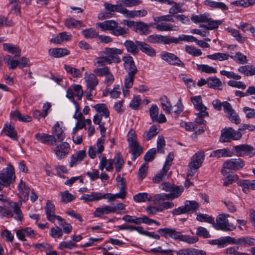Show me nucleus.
I'll return each mask as SVG.
<instances>
[{
	"label": "nucleus",
	"mask_w": 255,
	"mask_h": 255,
	"mask_svg": "<svg viewBox=\"0 0 255 255\" xmlns=\"http://www.w3.org/2000/svg\"><path fill=\"white\" fill-rule=\"evenodd\" d=\"M65 25L69 28H79L85 26L80 20H76L73 17H68L64 21Z\"/></svg>",
	"instance_id": "obj_34"
},
{
	"label": "nucleus",
	"mask_w": 255,
	"mask_h": 255,
	"mask_svg": "<svg viewBox=\"0 0 255 255\" xmlns=\"http://www.w3.org/2000/svg\"><path fill=\"white\" fill-rule=\"evenodd\" d=\"M230 57L234 61L238 63L244 64L247 63V56L240 52H236L234 55H231Z\"/></svg>",
	"instance_id": "obj_52"
},
{
	"label": "nucleus",
	"mask_w": 255,
	"mask_h": 255,
	"mask_svg": "<svg viewBox=\"0 0 255 255\" xmlns=\"http://www.w3.org/2000/svg\"><path fill=\"white\" fill-rule=\"evenodd\" d=\"M3 60L5 63L9 66V69H14L17 67V66H19V61L14 59L13 57L9 55H5Z\"/></svg>",
	"instance_id": "obj_48"
},
{
	"label": "nucleus",
	"mask_w": 255,
	"mask_h": 255,
	"mask_svg": "<svg viewBox=\"0 0 255 255\" xmlns=\"http://www.w3.org/2000/svg\"><path fill=\"white\" fill-rule=\"evenodd\" d=\"M139 49L147 55L153 57L156 54L155 50L147 43L140 41Z\"/></svg>",
	"instance_id": "obj_45"
},
{
	"label": "nucleus",
	"mask_w": 255,
	"mask_h": 255,
	"mask_svg": "<svg viewBox=\"0 0 255 255\" xmlns=\"http://www.w3.org/2000/svg\"><path fill=\"white\" fill-rule=\"evenodd\" d=\"M82 35L88 39L93 38L95 37L98 36V31L93 28H90L83 30L81 32Z\"/></svg>",
	"instance_id": "obj_59"
},
{
	"label": "nucleus",
	"mask_w": 255,
	"mask_h": 255,
	"mask_svg": "<svg viewBox=\"0 0 255 255\" xmlns=\"http://www.w3.org/2000/svg\"><path fill=\"white\" fill-rule=\"evenodd\" d=\"M64 68L66 72L70 74L74 78L81 77L82 71L84 70L83 67L82 68L81 70H80L67 65L64 66Z\"/></svg>",
	"instance_id": "obj_40"
},
{
	"label": "nucleus",
	"mask_w": 255,
	"mask_h": 255,
	"mask_svg": "<svg viewBox=\"0 0 255 255\" xmlns=\"http://www.w3.org/2000/svg\"><path fill=\"white\" fill-rule=\"evenodd\" d=\"M147 42L151 43L170 44L174 42L171 36L160 34H152L147 37Z\"/></svg>",
	"instance_id": "obj_14"
},
{
	"label": "nucleus",
	"mask_w": 255,
	"mask_h": 255,
	"mask_svg": "<svg viewBox=\"0 0 255 255\" xmlns=\"http://www.w3.org/2000/svg\"><path fill=\"white\" fill-rule=\"evenodd\" d=\"M235 238L230 236L223 237L219 239L218 248H224L230 244H234Z\"/></svg>",
	"instance_id": "obj_51"
},
{
	"label": "nucleus",
	"mask_w": 255,
	"mask_h": 255,
	"mask_svg": "<svg viewBox=\"0 0 255 255\" xmlns=\"http://www.w3.org/2000/svg\"><path fill=\"white\" fill-rule=\"evenodd\" d=\"M123 50L116 48H105L104 50L101 52V54H103L106 57L110 63L120 62L121 59L119 55L122 54Z\"/></svg>",
	"instance_id": "obj_8"
},
{
	"label": "nucleus",
	"mask_w": 255,
	"mask_h": 255,
	"mask_svg": "<svg viewBox=\"0 0 255 255\" xmlns=\"http://www.w3.org/2000/svg\"><path fill=\"white\" fill-rule=\"evenodd\" d=\"M35 138L37 141L42 143L50 145H56V138L53 135L44 132H38L35 134Z\"/></svg>",
	"instance_id": "obj_15"
},
{
	"label": "nucleus",
	"mask_w": 255,
	"mask_h": 255,
	"mask_svg": "<svg viewBox=\"0 0 255 255\" xmlns=\"http://www.w3.org/2000/svg\"><path fill=\"white\" fill-rule=\"evenodd\" d=\"M160 57L162 59L171 65L181 67H185L184 63L173 53L163 51L160 54Z\"/></svg>",
	"instance_id": "obj_10"
},
{
	"label": "nucleus",
	"mask_w": 255,
	"mask_h": 255,
	"mask_svg": "<svg viewBox=\"0 0 255 255\" xmlns=\"http://www.w3.org/2000/svg\"><path fill=\"white\" fill-rule=\"evenodd\" d=\"M93 108L98 112L97 114H101L107 119L110 116V112L105 104H97Z\"/></svg>",
	"instance_id": "obj_46"
},
{
	"label": "nucleus",
	"mask_w": 255,
	"mask_h": 255,
	"mask_svg": "<svg viewBox=\"0 0 255 255\" xmlns=\"http://www.w3.org/2000/svg\"><path fill=\"white\" fill-rule=\"evenodd\" d=\"M158 232L161 236L166 239L171 238L174 240H178L189 245L194 244L199 240L197 237L191 236L189 235H183L181 232L177 231L175 228H160L158 229Z\"/></svg>",
	"instance_id": "obj_2"
},
{
	"label": "nucleus",
	"mask_w": 255,
	"mask_h": 255,
	"mask_svg": "<svg viewBox=\"0 0 255 255\" xmlns=\"http://www.w3.org/2000/svg\"><path fill=\"white\" fill-rule=\"evenodd\" d=\"M63 232L61 228L58 226H55L51 228L50 230V235L53 238H60L62 236Z\"/></svg>",
	"instance_id": "obj_63"
},
{
	"label": "nucleus",
	"mask_w": 255,
	"mask_h": 255,
	"mask_svg": "<svg viewBox=\"0 0 255 255\" xmlns=\"http://www.w3.org/2000/svg\"><path fill=\"white\" fill-rule=\"evenodd\" d=\"M114 162H115L116 171L117 172H120L124 164V161L120 153H117L114 158L113 159Z\"/></svg>",
	"instance_id": "obj_54"
},
{
	"label": "nucleus",
	"mask_w": 255,
	"mask_h": 255,
	"mask_svg": "<svg viewBox=\"0 0 255 255\" xmlns=\"http://www.w3.org/2000/svg\"><path fill=\"white\" fill-rule=\"evenodd\" d=\"M204 4L206 6L213 8H218L223 11L228 9V7L223 2L215 1L211 0H206L204 2Z\"/></svg>",
	"instance_id": "obj_36"
},
{
	"label": "nucleus",
	"mask_w": 255,
	"mask_h": 255,
	"mask_svg": "<svg viewBox=\"0 0 255 255\" xmlns=\"http://www.w3.org/2000/svg\"><path fill=\"white\" fill-rule=\"evenodd\" d=\"M3 131L5 135L9 136L12 139L17 140V132L13 126L5 125L3 128Z\"/></svg>",
	"instance_id": "obj_39"
},
{
	"label": "nucleus",
	"mask_w": 255,
	"mask_h": 255,
	"mask_svg": "<svg viewBox=\"0 0 255 255\" xmlns=\"http://www.w3.org/2000/svg\"><path fill=\"white\" fill-rule=\"evenodd\" d=\"M77 247V245L72 241L71 240L68 241H63L60 243L58 246V249L61 250L65 249L72 250Z\"/></svg>",
	"instance_id": "obj_57"
},
{
	"label": "nucleus",
	"mask_w": 255,
	"mask_h": 255,
	"mask_svg": "<svg viewBox=\"0 0 255 255\" xmlns=\"http://www.w3.org/2000/svg\"><path fill=\"white\" fill-rule=\"evenodd\" d=\"M97 25L103 31H109L111 34L115 36L127 38L129 35L128 28L122 27L114 20H108L98 23Z\"/></svg>",
	"instance_id": "obj_3"
},
{
	"label": "nucleus",
	"mask_w": 255,
	"mask_h": 255,
	"mask_svg": "<svg viewBox=\"0 0 255 255\" xmlns=\"http://www.w3.org/2000/svg\"><path fill=\"white\" fill-rule=\"evenodd\" d=\"M190 100L194 108L199 111L198 115L200 116H209V113L207 112V107L203 104L201 96L191 97Z\"/></svg>",
	"instance_id": "obj_12"
},
{
	"label": "nucleus",
	"mask_w": 255,
	"mask_h": 255,
	"mask_svg": "<svg viewBox=\"0 0 255 255\" xmlns=\"http://www.w3.org/2000/svg\"><path fill=\"white\" fill-rule=\"evenodd\" d=\"M17 187L20 198L24 202L27 201L30 191V188L22 180L20 181Z\"/></svg>",
	"instance_id": "obj_21"
},
{
	"label": "nucleus",
	"mask_w": 255,
	"mask_h": 255,
	"mask_svg": "<svg viewBox=\"0 0 255 255\" xmlns=\"http://www.w3.org/2000/svg\"><path fill=\"white\" fill-rule=\"evenodd\" d=\"M71 37V34H68L66 32H63L59 33L56 36L51 38L50 39V41L56 44H60L62 42L69 40Z\"/></svg>",
	"instance_id": "obj_35"
},
{
	"label": "nucleus",
	"mask_w": 255,
	"mask_h": 255,
	"mask_svg": "<svg viewBox=\"0 0 255 255\" xmlns=\"http://www.w3.org/2000/svg\"><path fill=\"white\" fill-rule=\"evenodd\" d=\"M239 186L243 188L244 192L247 193L250 190H255V180H243L238 182Z\"/></svg>",
	"instance_id": "obj_31"
},
{
	"label": "nucleus",
	"mask_w": 255,
	"mask_h": 255,
	"mask_svg": "<svg viewBox=\"0 0 255 255\" xmlns=\"http://www.w3.org/2000/svg\"><path fill=\"white\" fill-rule=\"evenodd\" d=\"M185 50L188 54L193 56H199L202 54L200 49L192 46L186 45Z\"/></svg>",
	"instance_id": "obj_62"
},
{
	"label": "nucleus",
	"mask_w": 255,
	"mask_h": 255,
	"mask_svg": "<svg viewBox=\"0 0 255 255\" xmlns=\"http://www.w3.org/2000/svg\"><path fill=\"white\" fill-rule=\"evenodd\" d=\"M227 30L239 42L243 43L245 42V37H243L238 30L228 27Z\"/></svg>",
	"instance_id": "obj_56"
},
{
	"label": "nucleus",
	"mask_w": 255,
	"mask_h": 255,
	"mask_svg": "<svg viewBox=\"0 0 255 255\" xmlns=\"http://www.w3.org/2000/svg\"><path fill=\"white\" fill-rule=\"evenodd\" d=\"M238 70L247 76L255 75V67L252 65H245L239 67Z\"/></svg>",
	"instance_id": "obj_43"
},
{
	"label": "nucleus",
	"mask_w": 255,
	"mask_h": 255,
	"mask_svg": "<svg viewBox=\"0 0 255 255\" xmlns=\"http://www.w3.org/2000/svg\"><path fill=\"white\" fill-rule=\"evenodd\" d=\"M210 156L211 157H216L217 158L222 157H231L232 156V153L231 151L229 149L224 148L213 151L211 153Z\"/></svg>",
	"instance_id": "obj_42"
},
{
	"label": "nucleus",
	"mask_w": 255,
	"mask_h": 255,
	"mask_svg": "<svg viewBox=\"0 0 255 255\" xmlns=\"http://www.w3.org/2000/svg\"><path fill=\"white\" fill-rule=\"evenodd\" d=\"M84 79L88 89L90 91L94 90L95 87L99 83L98 79L95 74L89 73L86 72L85 74Z\"/></svg>",
	"instance_id": "obj_20"
},
{
	"label": "nucleus",
	"mask_w": 255,
	"mask_h": 255,
	"mask_svg": "<svg viewBox=\"0 0 255 255\" xmlns=\"http://www.w3.org/2000/svg\"><path fill=\"white\" fill-rule=\"evenodd\" d=\"M122 60L124 63V68L128 74L131 75L132 74H136L137 73V68L133 58L131 56L129 55L124 56Z\"/></svg>",
	"instance_id": "obj_13"
},
{
	"label": "nucleus",
	"mask_w": 255,
	"mask_h": 255,
	"mask_svg": "<svg viewBox=\"0 0 255 255\" xmlns=\"http://www.w3.org/2000/svg\"><path fill=\"white\" fill-rule=\"evenodd\" d=\"M155 28L159 31H176L179 27L171 23L165 21L155 22Z\"/></svg>",
	"instance_id": "obj_19"
},
{
	"label": "nucleus",
	"mask_w": 255,
	"mask_h": 255,
	"mask_svg": "<svg viewBox=\"0 0 255 255\" xmlns=\"http://www.w3.org/2000/svg\"><path fill=\"white\" fill-rule=\"evenodd\" d=\"M160 101L163 110L166 113H171L172 106L170 100L166 96L163 95L160 97Z\"/></svg>",
	"instance_id": "obj_41"
},
{
	"label": "nucleus",
	"mask_w": 255,
	"mask_h": 255,
	"mask_svg": "<svg viewBox=\"0 0 255 255\" xmlns=\"http://www.w3.org/2000/svg\"><path fill=\"white\" fill-rule=\"evenodd\" d=\"M145 216L142 217H137L134 216L126 215L122 217V220L128 223L140 224L141 223H144Z\"/></svg>",
	"instance_id": "obj_37"
},
{
	"label": "nucleus",
	"mask_w": 255,
	"mask_h": 255,
	"mask_svg": "<svg viewBox=\"0 0 255 255\" xmlns=\"http://www.w3.org/2000/svg\"><path fill=\"white\" fill-rule=\"evenodd\" d=\"M207 85L210 88L221 89V81L216 77H211L208 78Z\"/></svg>",
	"instance_id": "obj_47"
},
{
	"label": "nucleus",
	"mask_w": 255,
	"mask_h": 255,
	"mask_svg": "<svg viewBox=\"0 0 255 255\" xmlns=\"http://www.w3.org/2000/svg\"><path fill=\"white\" fill-rule=\"evenodd\" d=\"M150 25L151 24H148L143 22H137L134 31L140 35H147L151 32L149 29Z\"/></svg>",
	"instance_id": "obj_32"
},
{
	"label": "nucleus",
	"mask_w": 255,
	"mask_h": 255,
	"mask_svg": "<svg viewBox=\"0 0 255 255\" xmlns=\"http://www.w3.org/2000/svg\"><path fill=\"white\" fill-rule=\"evenodd\" d=\"M158 127L156 125H153L150 127L148 130H146L143 134L144 140L148 141L151 140L159 132Z\"/></svg>",
	"instance_id": "obj_33"
},
{
	"label": "nucleus",
	"mask_w": 255,
	"mask_h": 255,
	"mask_svg": "<svg viewBox=\"0 0 255 255\" xmlns=\"http://www.w3.org/2000/svg\"><path fill=\"white\" fill-rule=\"evenodd\" d=\"M129 147L131 150L132 153L131 159L132 160H134L142 153V147L138 144L137 142L129 145Z\"/></svg>",
	"instance_id": "obj_49"
},
{
	"label": "nucleus",
	"mask_w": 255,
	"mask_h": 255,
	"mask_svg": "<svg viewBox=\"0 0 255 255\" xmlns=\"http://www.w3.org/2000/svg\"><path fill=\"white\" fill-rule=\"evenodd\" d=\"M254 147L249 144H243L234 146L232 148V155L234 154L238 157H243L249 155L253 150Z\"/></svg>",
	"instance_id": "obj_11"
},
{
	"label": "nucleus",
	"mask_w": 255,
	"mask_h": 255,
	"mask_svg": "<svg viewBox=\"0 0 255 255\" xmlns=\"http://www.w3.org/2000/svg\"><path fill=\"white\" fill-rule=\"evenodd\" d=\"M209 16L210 14L207 12L199 15L193 14L191 16V19L195 23L206 22L209 20Z\"/></svg>",
	"instance_id": "obj_44"
},
{
	"label": "nucleus",
	"mask_w": 255,
	"mask_h": 255,
	"mask_svg": "<svg viewBox=\"0 0 255 255\" xmlns=\"http://www.w3.org/2000/svg\"><path fill=\"white\" fill-rule=\"evenodd\" d=\"M172 39L174 42H172V43H178L180 41H186L188 42H195L197 39L193 36L192 35H186L184 34L180 35L178 37H172Z\"/></svg>",
	"instance_id": "obj_50"
},
{
	"label": "nucleus",
	"mask_w": 255,
	"mask_h": 255,
	"mask_svg": "<svg viewBox=\"0 0 255 255\" xmlns=\"http://www.w3.org/2000/svg\"><path fill=\"white\" fill-rule=\"evenodd\" d=\"M100 56L95 59L94 63L98 67L104 66L108 64H111L106 57L103 54L99 53Z\"/></svg>",
	"instance_id": "obj_60"
},
{
	"label": "nucleus",
	"mask_w": 255,
	"mask_h": 255,
	"mask_svg": "<svg viewBox=\"0 0 255 255\" xmlns=\"http://www.w3.org/2000/svg\"><path fill=\"white\" fill-rule=\"evenodd\" d=\"M16 235L19 240L21 241H25V237L32 238L36 235V234L31 228L27 227L24 229L17 230L16 232Z\"/></svg>",
	"instance_id": "obj_24"
},
{
	"label": "nucleus",
	"mask_w": 255,
	"mask_h": 255,
	"mask_svg": "<svg viewBox=\"0 0 255 255\" xmlns=\"http://www.w3.org/2000/svg\"><path fill=\"white\" fill-rule=\"evenodd\" d=\"M234 245H239L244 247L255 246V239L248 236L235 238Z\"/></svg>",
	"instance_id": "obj_25"
},
{
	"label": "nucleus",
	"mask_w": 255,
	"mask_h": 255,
	"mask_svg": "<svg viewBox=\"0 0 255 255\" xmlns=\"http://www.w3.org/2000/svg\"><path fill=\"white\" fill-rule=\"evenodd\" d=\"M242 133L232 128L223 129L220 141L222 142H229L232 140H239L242 137Z\"/></svg>",
	"instance_id": "obj_6"
},
{
	"label": "nucleus",
	"mask_w": 255,
	"mask_h": 255,
	"mask_svg": "<svg viewBox=\"0 0 255 255\" xmlns=\"http://www.w3.org/2000/svg\"><path fill=\"white\" fill-rule=\"evenodd\" d=\"M177 255H206V252L202 250L193 248L180 249L176 252Z\"/></svg>",
	"instance_id": "obj_26"
},
{
	"label": "nucleus",
	"mask_w": 255,
	"mask_h": 255,
	"mask_svg": "<svg viewBox=\"0 0 255 255\" xmlns=\"http://www.w3.org/2000/svg\"><path fill=\"white\" fill-rule=\"evenodd\" d=\"M196 219L201 222H207L214 224V219L212 216L206 214H199L197 215Z\"/></svg>",
	"instance_id": "obj_61"
},
{
	"label": "nucleus",
	"mask_w": 255,
	"mask_h": 255,
	"mask_svg": "<svg viewBox=\"0 0 255 255\" xmlns=\"http://www.w3.org/2000/svg\"><path fill=\"white\" fill-rule=\"evenodd\" d=\"M113 211L112 209V206L104 205L97 208L93 214L94 217L100 218L104 215H107L113 213Z\"/></svg>",
	"instance_id": "obj_30"
},
{
	"label": "nucleus",
	"mask_w": 255,
	"mask_h": 255,
	"mask_svg": "<svg viewBox=\"0 0 255 255\" xmlns=\"http://www.w3.org/2000/svg\"><path fill=\"white\" fill-rule=\"evenodd\" d=\"M245 165L244 161L241 158L228 159L223 164V168L230 170H239Z\"/></svg>",
	"instance_id": "obj_17"
},
{
	"label": "nucleus",
	"mask_w": 255,
	"mask_h": 255,
	"mask_svg": "<svg viewBox=\"0 0 255 255\" xmlns=\"http://www.w3.org/2000/svg\"><path fill=\"white\" fill-rule=\"evenodd\" d=\"M199 208V205L195 200H186L184 205L172 210V214L178 216L182 214L192 213Z\"/></svg>",
	"instance_id": "obj_5"
},
{
	"label": "nucleus",
	"mask_w": 255,
	"mask_h": 255,
	"mask_svg": "<svg viewBox=\"0 0 255 255\" xmlns=\"http://www.w3.org/2000/svg\"><path fill=\"white\" fill-rule=\"evenodd\" d=\"M229 56V55L228 54L218 52L213 54L208 55L207 57L212 60L221 61L228 60Z\"/></svg>",
	"instance_id": "obj_55"
},
{
	"label": "nucleus",
	"mask_w": 255,
	"mask_h": 255,
	"mask_svg": "<svg viewBox=\"0 0 255 255\" xmlns=\"http://www.w3.org/2000/svg\"><path fill=\"white\" fill-rule=\"evenodd\" d=\"M151 198V197L147 193H139L135 195L133 197V200L137 203L150 201Z\"/></svg>",
	"instance_id": "obj_53"
},
{
	"label": "nucleus",
	"mask_w": 255,
	"mask_h": 255,
	"mask_svg": "<svg viewBox=\"0 0 255 255\" xmlns=\"http://www.w3.org/2000/svg\"><path fill=\"white\" fill-rule=\"evenodd\" d=\"M229 214H222L219 215L216 220V223L213 224L214 228L217 230L223 231H232L236 229V226L229 222Z\"/></svg>",
	"instance_id": "obj_4"
},
{
	"label": "nucleus",
	"mask_w": 255,
	"mask_h": 255,
	"mask_svg": "<svg viewBox=\"0 0 255 255\" xmlns=\"http://www.w3.org/2000/svg\"><path fill=\"white\" fill-rule=\"evenodd\" d=\"M170 167V164L169 163V160H167L162 169L158 172L153 178L154 183H158L164 180L167 177V172Z\"/></svg>",
	"instance_id": "obj_23"
},
{
	"label": "nucleus",
	"mask_w": 255,
	"mask_h": 255,
	"mask_svg": "<svg viewBox=\"0 0 255 255\" xmlns=\"http://www.w3.org/2000/svg\"><path fill=\"white\" fill-rule=\"evenodd\" d=\"M70 148V145L67 142H62L58 144L54 149L57 159L61 160L65 158L68 154Z\"/></svg>",
	"instance_id": "obj_16"
},
{
	"label": "nucleus",
	"mask_w": 255,
	"mask_h": 255,
	"mask_svg": "<svg viewBox=\"0 0 255 255\" xmlns=\"http://www.w3.org/2000/svg\"><path fill=\"white\" fill-rule=\"evenodd\" d=\"M21 203L20 202H14L11 207L12 210H6L5 216L7 218H13L17 221H21L23 220V215L20 209Z\"/></svg>",
	"instance_id": "obj_9"
},
{
	"label": "nucleus",
	"mask_w": 255,
	"mask_h": 255,
	"mask_svg": "<svg viewBox=\"0 0 255 255\" xmlns=\"http://www.w3.org/2000/svg\"><path fill=\"white\" fill-rule=\"evenodd\" d=\"M51 133V135H53L55 137H56V140H58L59 141H62L64 140L65 138V133L61 128L60 127L59 124L58 122H56L52 127Z\"/></svg>",
	"instance_id": "obj_28"
},
{
	"label": "nucleus",
	"mask_w": 255,
	"mask_h": 255,
	"mask_svg": "<svg viewBox=\"0 0 255 255\" xmlns=\"http://www.w3.org/2000/svg\"><path fill=\"white\" fill-rule=\"evenodd\" d=\"M198 70L208 74L216 73L217 70L213 67L206 64H197Z\"/></svg>",
	"instance_id": "obj_58"
},
{
	"label": "nucleus",
	"mask_w": 255,
	"mask_h": 255,
	"mask_svg": "<svg viewBox=\"0 0 255 255\" xmlns=\"http://www.w3.org/2000/svg\"><path fill=\"white\" fill-rule=\"evenodd\" d=\"M49 53L51 56L56 58L61 57L69 54L66 49L62 48L50 49L49 50Z\"/></svg>",
	"instance_id": "obj_38"
},
{
	"label": "nucleus",
	"mask_w": 255,
	"mask_h": 255,
	"mask_svg": "<svg viewBox=\"0 0 255 255\" xmlns=\"http://www.w3.org/2000/svg\"><path fill=\"white\" fill-rule=\"evenodd\" d=\"M160 188L166 192H169V193H160L155 195L154 197V203L155 204L160 201L174 200L180 196L184 190L183 187L175 186L169 182L162 184Z\"/></svg>",
	"instance_id": "obj_1"
},
{
	"label": "nucleus",
	"mask_w": 255,
	"mask_h": 255,
	"mask_svg": "<svg viewBox=\"0 0 255 255\" xmlns=\"http://www.w3.org/2000/svg\"><path fill=\"white\" fill-rule=\"evenodd\" d=\"M140 41L136 40L133 41L131 40H127L124 43L127 52L133 55L137 54L139 52V47Z\"/></svg>",
	"instance_id": "obj_22"
},
{
	"label": "nucleus",
	"mask_w": 255,
	"mask_h": 255,
	"mask_svg": "<svg viewBox=\"0 0 255 255\" xmlns=\"http://www.w3.org/2000/svg\"><path fill=\"white\" fill-rule=\"evenodd\" d=\"M204 160V153L203 152H198L192 157L189 163V168L197 170L202 165Z\"/></svg>",
	"instance_id": "obj_18"
},
{
	"label": "nucleus",
	"mask_w": 255,
	"mask_h": 255,
	"mask_svg": "<svg viewBox=\"0 0 255 255\" xmlns=\"http://www.w3.org/2000/svg\"><path fill=\"white\" fill-rule=\"evenodd\" d=\"M239 249V247L238 246L231 247L227 248L225 250V253L227 255H248L247 253L238 252Z\"/></svg>",
	"instance_id": "obj_64"
},
{
	"label": "nucleus",
	"mask_w": 255,
	"mask_h": 255,
	"mask_svg": "<svg viewBox=\"0 0 255 255\" xmlns=\"http://www.w3.org/2000/svg\"><path fill=\"white\" fill-rule=\"evenodd\" d=\"M3 49L4 51L14 55V57H19L21 50L17 46L11 43H4L2 44Z\"/></svg>",
	"instance_id": "obj_29"
},
{
	"label": "nucleus",
	"mask_w": 255,
	"mask_h": 255,
	"mask_svg": "<svg viewBox=\"0 0 255 255\" xmlns=\"http://www.w3.org/2000/svg\"><path fill=\"white\" fill-rule=\"evenodd\" d=\"M15 176L14 168L9 166L0 172V180L3 182L5 186H8L15 181Z\"/></svg>",
	"instance_id": "obj_7"
},
{
	"label": "nucleus",
	"mask_w": 255,
	"mask_h": 255,
	"mask_svg": "<svg viewBox=\"0 0 255 255\" xmlns=\"http://www.w3.org/2000/svg\"><path fill=\"white\" fill-rule=\"evenodd\" d=\"M113 163V159H108L106 156H102L99 163V169L103 171L105 168L107 171H112L114 169Z\"/></svg>",
	"instance_id": "obj_27"
}]
</instances>
